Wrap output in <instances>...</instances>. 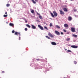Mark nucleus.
Segmentation results:
<instances>
[{"instance_id": "f257e3e1", "label": "nucleus", "mask_w": 78, "mask_h": 78, "mask_svg": "<svg viewBox=\"0 0 78 78\" xmlns=\"http://www.w3.org/2000/svg\"><path fill=\"white\" fill-rule=\"evenodd\" d=\"M53 12L54 15H53V13H52V12L50 13V14L52 17H55H55H56L58 15L57 14V13H56L55 11H54Z\"/></svg>"}, {"instance_id": "f03ea898", "label": "nucleus", "mask_w": 78, "mask_h": 78, "mask_svg": "<svg viewBox=\"0 0 78 78\" xmlns=\"http://www.w3.org/2000/svg\"><path fill=\"white\" fill-rule=\"evenodd\" d=\"M37 15H38L39 16V17L40 19H41V20H42V19H43V18H42V17L40 15V14L39 13H38V12H37Z\"/></svg>"}, {"instance_id": "7ed1b4c3", "label": "nucleus", "mask_w": 78, "mask_h": 78, "mask_svg": "<svg viewBox=\"0 0 78 78\" xmlns=\"http://www.w3.org/2000/svg\"><path fill=\"white\" fill-rule=\"evenodd\" d=\"M60 11V14H61L62 15H64L65 13L64 11L62 10H59Z\"/></svg>"}, {"instance_id": "20e7f679", "label": "nucleus", "mask_w": 78, "mask_h": 78, "mask_svg": "<svg viewBox=\"0 0 78 78\" xmlns=\"http://www.w3.org/2000/svg\"><path fill=\"white\" fill-rule=\"evenodd\" d=\"M38 27L41 30H44V28L42 27L40 25H38Z\"/></svg>"}, {"instance_id": "39448f33", "label": "nucleus", "mask_w": 78, "mask_h": 78, "mask_svg": "<svg viewBox=\"0 0 78 78\" xmlns=\"http://www.w3.org/2000/svg\"><path fill=\"white\" fill-rule=\"evenodd\" d=\"M71 47H72V48H78V46L74 45H72L71 46Z\"/></svg>"}, {"instance_id": "423d86ee", "label": "nucleus", "mask_w": 78, "mask_h": 78, "mask_svg": "<svg viewBox=\"0 0 78 78\" xmlns=\"http://www.w3.org/2000/svg\"><path fill=\"white\" fill-rule=\"evenodd\" d=\"M48 36H50L51 37H54V36H53V35L52 34L50 33H49L48 34Z\"/></svg>"}, {"instance_id": "0eeeda50", "label": "nucleus", "mask_w": 78, "mask_h": 78, "mask_svg": "<svg viewBox=\"0 0 78 78\" xmlns=\"http://www.w3.org/2000/svg\"><path fill=\"white\" fill-rule=\"evenodd\" d=\"M71 30L72 32H75V28L72 27L71 28Z\"/></svg>"}, {"instance_id": "6e6552de", "label": "nucleus", "mask_w": 78, "mask_h": 78, "mask_svg": "<svg viewBox=\"0 0 78 78\" xmlns=\"http://www.w3.org/2000/svg\"><path fill=\"white\" fill-rule=\"evenodd\" d=\"M55 33L57 35H60V33L56 30L55 31Z\"/></svg>"}, {"instance_id": "1a4fd4ad", "label": "nucleus", "mask_w": 78, "mask_h": 78, "mask_svg": "<svg viewBox=\"0 0 78 78\" xmlns=\"http://www.w3.org/2000/svg\"><path fill=\"white\" fill-rule=\"evenodd\" d=\"M72 20V18L71 16H69L68 17V20L69 21H71V20Z\"/></svg>"}, {"instance_id": "9d476101", "label": "nucleus", "mask_w": 78, "mask_h": 78, "mask_svg": "<svg viewBox=\"0 0 78 78\" xmlns=\"http://www.w3.org/2000/svg\"><path fill=\"white\" fill-rule=\"evenodd\" d=\"M31 26L32 29H36V27H35V26H34L33 25H31Z\"/></svg>"}, {"instance_id": "9b49d317", "label": "nucleus", "mask_w": 78, "mask_h": 78, "mask_svg": "<svg viewBox=\"0 0 78 78\" xmlns=\"http://www.w3.org/2000/svg\"><path fill=\"white\" fill-rule=\"evenodd\" d=\"M51 44L53 45H56V43L54 42H51Z\"/></svg>"}, {"instance_id": "f8f14e48", "label": "nucleus", "mask_w": 78, "mask_h": 78, "mask_svg": "<svg viewBox=\"0 0 78 78\" xmlns=\"http://www.w3.org/2000/svg\"><path fill=\"white\" fill-rule=\"evenodd\" d=\"M64 27L65 28H67L69 27V25L67 24H64Z\"/></svg>"}, {"instance_id": "ddd939ff", "label": "nucleus", "mask_w": 78, "mask_h": 78, "mask_svg": "<svg viewBox=\"0 0 78 78\" xmlns=\"http://www.w3.org/2000/svg\"><path fill=\"white\" fill-rule=\"evenodd\" d=\"M63 10L64 11H65L66 12H67V9L66 8H63Z\"/></svg>"}, {"instance_id": "4468645a", "label": "nucleus", "mask_w": 78, "mask_h": 78, "mask_svg": "<svg viewBox=\"0 0 78 78\" xmlns=\"http://www.w3.org/2000/svg\"><path fill=\"white\" fill-rule=\"evenodd\" d=\"M9 25L10 26H11V27H13L14 26V24L12 23H9Z\"/></svg>"}, {"instance_id": "2eb2a0df", "label": "nucleus", "mask_w": 78, "mask_h": 78, "mask_svg": "<svg viewBox=\"0 0 78 78\" xmlns=\"http://www.w3.org/2000/svg\"><path fill=\"white\" fill-rule=\"evenodd\" d=\"M26 26L27 27H28V28H31V26L29 25V24H26Z\"/></svg>"}, {"instance_id": "dca6fc26", "label": "nucleus", "mask_w": 78, "mask_h": 78, "mask_svg": "<svg viewBox=\"0 0 78 78\" xmlns=\"http://www.w3.org/2000/svg\"><path fill=\"white\" fill-rule=\"evenodd\" d=\"M55 27H56V28H58V29H59L60 28V27H59V26L56 25L55 26Z\"/></svg>"}, {"instance_id": "f3484780", "label": "nucleus", "mask_w": 78, "mask_h": 78, "mask_svg": "<svg viewBox=\"0 0 78 78\" xmlns=\"http://www.w3.org/2000/svg\"><path fill=\"white\" fill-rule=\"evenodd\" d=\"M31 0L32 2L33 3H34V4H36V2L34 1V0Z\"/></svg>"}, {"instance_id": "a211bd4d", "label": "nucleus", "mask_w": 78, "mask_h": 78, "mask_svg": "<svg viewBox=\"0 0 78 78\" xmlns=\"http://www.w3.org/2000/svg\"><path fill=\"white\" fill-rule=\"evenodd\" d=\"M73 37H77L78 36L77 35L74 34H73Z\"/></svg>"}, {"instance_id": "6ab92c4d", "label": "nucleus", "mask_w": 78, "mask_h": 78, "mask_svg": "<svg viewBox=\"0 0 78 78\" xmlns=\"http://www.w3.org/2000/svg\"><path fill=\"white\" fill-rule=\"evenodd\" d=\"M15 35H17V36H18V32H16L15 33Z\"/></svg>"}, {"instance_id": "aec40b11", "label": "nucleus", "mask_w": 78, "mask_h": 78, "mask_svg": "<svg viewBox=\"0 0 78 78\" xmlns=\"http://www.w3.org/2000/svg\"><path fill=\"white\" fill-rule=\"evenodd\" d=\"M9 6H10V4H6V6H7V7H9Z\"/></svg>"}, {"instance_id": "412c9836", "label": "nucleus", "mask_w": 78, "mask_h": 78, "mask_svg": "<svg viewBox=\"0 0 78 78\" xmlns=\"http://www.w3.org/2000/svg\"><path fill=\"white\" fill-rule=\"evenodd\" d=\"M8 16V15H4L3 16L4 17H7Z\"/></svg>"}, {"instance_id": "4be33fe9", "label": "nucleus", "mask_w": 78, "mask_h": 78, "mask_svg": "<svg viewBox=\"0 0 78 78\" xmlns=\"http://www.w3.org/2000/svg\"><path fill=\"white\" fill-rule=\"evenodd\" d=\"M44 29H46V30H48V28H47V27L45 26L44 27Z\"/></svg>"}, {"instance_id": "5701e85b", "label": "nucleus", "mask_w": 78, "mask_h": 78, "mask_svg": "<svg viewBox=\"0 0 78 78\" xmlns=\"http://www.w3.org/2000/svg\"><path fill=\"white\" fill-rule=\"evenodd\" d=\"M31 12L32 13H33L34 12V10H32L31 11Z\"/></svg>"}, {"instance_id": "b1692460", "label": "nucleus", "mask_w": 78, "mask_h": 78, "mask_svg": "<svg viewBox=\"0 0 78 78\" xmlns=\"http://www.w3.org/2000/svg\"><path fill=\"white\" fill-rule=\"evenodd\" d=\"M74 63L75 64H76L77 63V62H76V61H74Z\"/></svg>"}, {"instance_id": "393cba45", "label": "nucleus", "mask_w": 78, "mask_h": 78, "mask_svg": "<svg viewBox=\"0 0 78 78\" xmlns=\"http://www.w3.org/2000/svg\"><path fill=\"white\" fill-rule=\"evenodd\" d=\"M70 39L69 38H67L66 39L67 41H70Z\"/></svg>"}, {"instance_id": "a878e982", "label": "nucleus", "mask_w": 78, "mask_h": 78, "mask_svg": "<svg viewBox=\"0 0 78 78\" xmlns=\"http://www.w3.org/2000/svg\"><path fill=\"white\" fill-rule=\"evenodd\" d=\"M46 37H47V38H48V39H50V37H48V36H45Z\"/></svg>"}, {"instance_id": "bb28decb", "label": "nucleus", "mask_w": 78, "mask_h": 78, "mask_svg": "<svg viewBox=\"0 0 78 78\" xmlns=\"http://www.w3.org/2000/svg\"><path fill=\"white\" fill-rule=\"evenodd\" d=\"M67 51H68V52H70V53L72 52V51H71L70 50H67Z\"/></svg>"}, {"instance_id": "cd10ccee", "label": "nucleus", "mask_w": 78, "mask_h": 78, "mask_svg": "<svg viewBox=\"0 0 78 78\" xmlns=\"http://www.w3.org/2000/svg\"><path fill=\"white\" fill-rule=\"evenodd\" d=\"M50 27H52V24L51 23H50Z\"/></svg>"}, {"instance_id": "c85d7f7f", "label": "nucleus", "mask_w": 78, "mask_h": 78, "mask_svg": "<svg viewBox=\"0 0 78 78\" xmlns=\"http://www.w3.org/2000/svg\"><path fill=\"white\" fill-rule=\"evenodd\" d=\"M14 32H15V31H14V30H13L12 31V33H14Z\"/></svg>"}, {"instance_id": "c756f323", "label": "nucleus", "mask_w": 78, "mask_h": 78, "mask_svg": "<svg viewBox=\"0 0 78 78\" xmlns=\"http://www.w3.org/2000/svg\"><path fill=\"white\" fill-rule=\"evenodd\" d=\"M25 31H27V30H28V29H27V28H26L25 29Z\"/></svg>"}, {"instance_id": "7c9ffc66", "label": "nucleus", "mask_w": 78, "mask_h": 78, "mask_svg": "<svg viewBox=\"0 0 78 78\" xmlns=\"http://www.w3.org/2000/svg\"><path fill=\"white\" fill-rule=\"evenodd\" d=\"M36 60L37 61H40V59H39V58H37V59H36Z\"/></svg>"}, {"instance_id": "2f4dec72", "label": "nucleus", "mask_w": 78, "mask_h": 78, "mask_svg": "<svg viewBox=\"0 0 78 78\" xmlns=\"http://www.w3.org/2000/svg\"><path fill=\"white\" fill-rule=\"evenodd\" d=\"M18 35H19V36H20V33H18Z\"/></svg>"}, {"instance_id": "473e14b6", "label": "nucleus", "mask_w": 78, "mask_h": 78, "mask_svg": "<svg viewBox=\"0 0 78 78\" xmlns=\"http://www.w3.org/2000/svg\"><path fill=\"white\" fill-rule=\"evenodd\" d=\"M63 31L65 32H66V30H65V29H63Z\"/></svg>"}, {"instance_id": "72a5a7b5", "label": "nucleus", "mask_w": 78, "mask_h": 78, "mask_svg": "<svg viewBox=\"0 0 78 78\" xmlns=\"http://www.w3.org/2000/svg\"><path fill=\"white\" fill-rule=\"evenodd\" d=\"M61 34H62V35L64 34V33H63V32H61Z\"/></svg>"}, {"instance_id": "f704fd0d", "label": "nucleus", "mask_w": 78, "mask_h": 78, "mask_svg": "<svg viewBox=\"0 0 78 78\" xmlns=\"http://www.w3.org/2000/svg\"><path fill=\"white\" fill-rule=\"evenodd\" d=\"M2 73H5V71H2Z\"/></svg>"}, {"instance_id": "c9c22d12", "label": "nucleus", "mask_w": 78, "mask_h": 78, "mask_svg": "<svg viewBox=\"0 0 78 78\" xmlns=\"http://www.w3.org/2000/svg\"><path fill=\"white\" fill-rule=\"evenodd\" d=\"M36 22H39V20H36Z\"/></svg>"}, {"instance_id": "e433bc0d", "label": "nucleus", "mask_w": 78, "mask_h": 78, "mask_svg": "<svg viewBox=\"0 0 78 78\" xmlns=\"http://www.w3.org/2000/svg\"><path fill=\"white\" fill-rule=\"evenodd\" d=\"M19 40H20V37H19Z\"/></svg>"}, {"instance_id": "4c0bfd02", "label": "nucleus", "mask_w": 78, "mask_h": 78, "mask_svg": "<svg viewBox=\"0 0 78 78\" xmlns=\"http://www.w3.org/2000/svg\"><path fill=\"white\" fill-rule=\"evenodd\" d=\"M25 22H26V23H27V20H26L25 21Z\"/></svg>"}, {"instance_id": "58836bf2", "label": "nucleus", "mask_w": 78, "mask_h": 78, "mask_svg": "<svg viewBox=\"0 0 78 78\" xmlns=\"http://www.w3.org/2000/svg\"><path fill=\"white\" fill-rule=\"evenodd\" d=\"M35 1H36V2H38V0H35Z\"/></svg>"}, {"instance_id": "ea45409f", "label": "nucleus", "mask_w": 78, "mask_h": 78, "mask_svg": "<svg viewBox=\"0 0 78 78\" xmlns=\"http://www.w3.org/2000/svg\"><path fill=\"white\" fill-rule=\"evenodd\" d=\"M5 14H7V12H5Z\"/></svg>"}, {"instance_id": "a19ab883", "label": "nucleus", "mask_w": 78, "mask_h": 78, "mask_svg": "<svg viewBox=\"0 0 78 78\" xmlns=\"http://www.w3.org/2000/svg\"><path fill=\"white\" fill-rule=\"evenodd\" d=\"M65 50H66V51H67V49H65Z\"/></svg>"}, {"instance_id": "79ce46f5", "label": "nucleus", "mask_w": 78, "mask_h": 78, "mask_svg": "<svg viewBox=\"0 0 78 78\" xmlns=\"http://www.w3.org/2000/svg\"><path fill=\"white\" fill-rule=\"evenodd\" d=\"M6 23H7V24H8V22H6Z\"/></svg>"}, {"instance_id": "37998d69", "label": "nucleus", "mask_w": 78, "mask_h": 78, "mask_svg": "<svg viewBox=\"0 0 78 78\" xmlns=\"http://www.w3.org/2000/svg\"><path fill=\"white\" fill-rule=\"evenodd\" d=\"M70 0V1H73V0Z\"/></svg>"}]
</instances>
